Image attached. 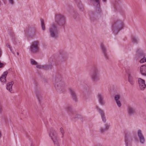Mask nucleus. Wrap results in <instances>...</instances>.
<instances>
[{"mask_svg": "<svg viewBox=\"0 0 146 146\" xmlns=\"http://www.w3.org/2000/svg\"><path fill=\"white\" fill-rule=\"evenodd\" d=\"M49 32L50 37L57 38L58 37L59 30L57 24L54 23L52 24L49 28Z\"/></svg>", "mask_w": 146, "mask_h": 146, "instance_id": "f257e3e1", "label": "nucleus"}, {"mask_svg": "<svg viewBox=\"0 0 146 146\" xmlns=\"http://www.w3.org/2000/svg\"><path fill=\"white\" fill-rule=\"evenodd\" d=\"M49 135L55 145L60 146L61 141L60 138L56 134L54 131H51L49 134Z\"/></svg>", "mask_w": 146, "mask_h": 146, "instance_id": "f03ea898", "label": "nucleus"}, {"mask_svg": "<svg viewBox=\"0 0 146 146\" xmlns=\"http://www.w3.org/2000/svg\"><path fill=\"white\" fill-rule=\"evenodd\" d=\"M124 27L123 22L118 20L115 22L113 24L112 29L114 34H116L120 30L122 29Z\"/></svg>", "mask_w": 146, "mask_h": 146, "instance_id": "7ed1b4c3", "label": "nucleus"}, {"mask_svg": "<svg viewBox=\"0 0 146 146\" xmlns=\"http://www.w3.org/2000/svg\"><path fill=\"white\" fill-rule=\"evenodd\" d=\"M39 42L38 40H34L31 43L29 49L30 51L32 53H35L39 50Z\"/></svg>", "mask_w": 146, "mask_h": 146, "instance_id": "20e7f679", "label": "nucleus"}, {"mask_svg": "<svg viewBox=\"0 0 146 146\" xmlns=\"http://www.w3.org/2000/svg\"><path fill=\"white\" fill-rule=\"evenodd\" d=\"M92 80L94 82L98 81L100 80V71L98 69L95 67L93 68V72L90 76Z\"/></svg>", "mask_w": 146, "mask_h": 146, "instance_id": "39448f33", "label": "nucleus"}, {"mask_svg": "<svg viewBox=\"0 0 146 146\" xmlns=\"http://www.w3.org/2000/svg\"><path fill=\"white\" fill-rule=\"evenodd\" d=\"M55 21L59 25L64 26L66 24V18L62 15L60 14H56L55 17Z\"/></svg>", "mask_w": 146, "mask_h": 146, "instance_id": "423d86ee", "label": "nucleus"}, {"mask_svg": "<svg viewBox=\"0 0 146 146\" xmlns=\"http://www.w3.org/2000/svg\"><path fill=\"white\" fill-rule=\"evenodd\" d=\"M55 87L57 91L62 93L65 92L66 89V85L64 82L60 81L55 84Z\"/></svg>", "mask_w": 146, "mask_h": 146, "instance_id": "0eeeda50", "label": "nucleus"}, {"mask_svg": "<svg viewBox=\"0 0 146 146\" xmlns=\"http://www.w3.org/2000/svg\"><path fill=\"white\" fill-rule=\"evenodd\" d=\"M137 133L138 139V140L137 138H135L134 139V141L136 142L138 140L141 144H144L145 143V139L142 130L140 129L137 130Z\"/></svg>", "mask_w": 146, "mask_h": 146, "instance_id": "6e6552de", "label": "nucleus"}, {"mask_svg": "<svg viewBox=\"0 0 146 146\" xmlns=\"http://www.w3.org/2000/svg\"><path fill=\"white\" fill-rule=\"evenodd\" d=\"M136 53L137 55H142L143 56V57L139 61V62L141 63L146 62V57L145 56V54L144 53L143 50L140 48H137L136 50Z\"/></svg>", "mask_w": 146, "mask_h": 146, "instance_id": "1a4fd4ad", "label": "nucleus"}, {"mask_svg": "<svg viewBox=\"0 0 146 146\" xmlns=\"http://www.w3.org/2000/svg\"><path fill=\"white\" fill-rule=\"evenodd\" d=\"M97 97L99 104L101 105H104L106 103V102L104 100V96L103 93L102 92L98 93Z\"/></svg>", "mask_w": 146, "mask_h": 146, "instance_id": "9d476101", "label": "nucleus"}, {"mask_svg": "<svg viewBox=\"0 0 146 146\" xmlns=\"http://www.w3.org/2000/svg\"><path fill=\"white\" fill-rule=\"evenodd\" d=\"M133 137L131 135H126L125 137L124 142L125 146H132Z\"/></svg>", "mask_w": 146, "mask_h": 146, "instance_id": "9b49d317", "label": "nucleus"}, {"mask_svg": "<svg viewBox=\"0 0 146 146\" xmlns=\"http://www.w3.org/2000/svg\"><path fill=\"white\" fill-rule=\"evenodd\" d=\"M138 83L139 88L141 90H143L146 87L145 81L143 79L141 78H138Z\"/></svg>", "mask_w": 146, "mask_h": 146, "instance_id": "f8f14e48", "label": "nucleus"}, {"mask_svg": "<svg viewBox=\"0 0 146 146\" xmlns=\"http://www.w3.org/2000/svg\"><path fill=\"white\" fill-rule=\"evenodd\" d=\"M97 111L101 115L102 120L104 123H106V121L105 113L104 111L98 106L96 107Z\"/></svg>", "mask_w": 146, "mask_h": 146, "instance_id": "ddd939ff", "label": "nucleus"}, {"mask_svg": "<svg viewBox=\"0 0 146 146\" xmlns=\"http://www.w3.org/2000/svg\"><path fill=\"white\" fill-rule=\"evenodd\" d=\"M100 46L102 52L106 60L108 59L109 58V56L107 53V50L104 45L103 43H101Z\"/></svg>", "mask_w": 146, "mask_h": 146, "instance_id": "4468645a", "label": "nucleus"}, {"mask_svg": "<svg viewBox=\"0 0 146 146\" xmlns=\"http://www.w3.org/2000/svg\"><path fill=\"white\" fill-rule=\"evenodd\" d=\"M128 82L130 84L133 85L134 84L135 82L132 72H130L128 74Z\"/></svg>", "mask_w": 146, "mask_h": 146, "instance_id": "2eb2a0df", "label": "nucleus"}, {"mask_svg": "<svg viewBox=\"0 0 146 146\" xmlns=\"http://www.w3.org/2000/svg\"><path fill=\"white\" fill-rule=\"evenodd\" d=\"M127 112L128 115L129 116L133 115L136 112L135 108L131 106H129L127 108Z\"/></svg>", "mask_w": 146, "mask_h": 146, "instance_id": "dca6fc26", "label": "nucleus"}, {"mask_svg": "<svg viewBox=\"0 0 146 146\" xmlns=\"http://www.w3.org/2000/svg\"><path fill=\"white\" fill-rule=\"evenodd\" d=\"M68 90L72 99L75 102H76L78 98L77 95L74 90L72 88H70L68 89Z\"/></svg>", "mask_w": 146, "mask_h": 146, "instance_id": "f3484780", "label": "nucleus"}, {"mask_svg": "<svg viewBox=\"0 0 146 146\" xmlns=\"http://www.w3.org/2000/svg\"><path fill=\"white\" fill-rule=\"evenodd\" d=\"M52 64L49 65H40L38 64L36 66V67L38 69H43L45 70L51 69L52 66Z\"/></svg>", "mask_w": 146, "mask_h": 146, "instance_id": "a211bd4d", "label": "nucleus"}, {"mask_svg": "<svg viewBox=\"0 0 146 146\" xmlns=\"http://www.w3.org/2000/svg\"><path fill=\"white\" fill-rule=\"evenodd\" d=\"M139 71L141 75L146 76V64L143 65L140 67Z\"/></svg>", "mask_w": 146, "mask_h": 146, "instance_id": "6ab92c4d", "label": "nucleus"}, {"mask_svg": "<svg viewBox=\"0 0 146 146\" xmlns=\"http://www.w3.org/2000/svg\"><path fill=\"white\" fill-rule=\"evenodd\" d=\"M14 84V82L11 81L7 84L6 87L7 90L11 93H12V86Z\"/></svg>", "mask_w": 146, "mask_h": 146, "instance_id": "aec40b11", "label": "nucleus"}, {"mask_svg": "<svg viewBox=\"0 0 146 146\" xmlns=\"http://www.w3.org/2000/svg\"><path fill=\"white\" fill-rule=\"evenodd\" d=\"M8 73L7 72L5 71L0 77V80L2 82L5 83L6 82V77Z\"/></svg>", "mask_w": 146, "mask_h": 146, "instance_id": "412c9836", "label": "nucleus"}, {"mask_svg": "<svg viewBox=\"0 0 146 146\" xmlns=\"http://www.w3.org/2000/svg\"><path fill=\"white\" fill-rule=\"evenodd\" d=\"M59 56L61 60L64 61L66 60L67 58V55L65 53L60 54Z\"/></svg>", "mask_w": 146, "mask_h": 146, "instance_id": "4be33fe9", "label": "nucleus"}, {"mask_svg": "<svg viewBox=\"0 0 146 146\" xmlns=\"http://www.w3.org/2000/svg\"><path fill=\"white\" fill-rule=\"evenodd\" d=\"M41 25L42 30L44 31L45 30V26L44 20L42 19H40Z\"/></svg>", "mask_w": 146, "mask_h": 146, "instance_id": "5701e85b", "label": "nucleus"}, {"mask_svg": "<svg viewBox=\"0 0 146 146\" xmlns=\"http://www.w3.org/2000/svg\"><path fill=\"white\" fill-rule=\"evenodd\" d=\"M60 131L62 134V137L63 138L65 134V131L64 128L62 127H60Z\"/></svg>", "mask_w": 146, "mask_h": 146, "instance_id": "b1692460", "label": "nucleus"}, {"mask_svg": "<svg viewBox=\"0 0 146 146\" xmlns=\"http://www.w3.org/2000/svg\"><path fill=\"white\" fill-rule=\"evenodd\" d=\"M138 41V39L136 37L133 36L132 38V42L134 43H137Z\"/></svg>", "mask_w": 146, "mask_h": 146, "instance_id": "393cba45", "label": "nucleus"}, {"mask_svg": "<svg viewBox=\"0 0 146 146\" xmlns=\"http://www.w3.org/2000/svg\"><path fill=\"white\" fill-rule=\"evenodd\" d=\"M120 98V95L119 94H117L115 95L114 96V99L115 101L119 100Z\"/></svg>", "mask_w": 146, "mask_h": 146, "instance_id": "a878e982", "label": "nucleus"}, {"mask_svg": "<svg viewBox=\"0 0 146 146\" xmlns=\"http://www.w3.org/2000/svg\"><path fill=\"white\" fill-rule=\"evenodd\" d=\"M30 61L31 64L33 65H35L36 66L38 64L37 63L34 59H31Z\"/></svg>", "mask_w": 146, "mask_h": 146, "instance_id": "bb28decb", "label": "nucleus"}, {"mask_svg": "<svg viewBox=\"0 0 146 146\" xmlns=\"http://www.w3.org/2000/svg\"><path fill=\"white\" fill-rule=\"evenodd\" d=\"M110 127V124L109 123H106L104 124V127L106 129L107 131L108 130Z\"/></svg>", "mask_w": 146, "mask_h": 146, "instance_id": "cd10ccee", "label": "nucleus"}, {"mask_svg": "<svg viewBox=\"0 0 146 146\" xmlns=\"http://www.w3.org/2000/svg\"><path fill=\"white\" fill-rule=\"evenodd\" d=\"M101 133H104L105 131H107L104 127H101L99 129Z\"/></svg>", "mask_w": 146, "mask_h": 146, "instance_id": "c85d7f7f", "label": "nucleus"}, {"mask_svg": "<svg viewBox=\"0 0 146 146\" xmlns=\"http://www.w3.org/2000/svg\"><path fill=\"white\" fill-rule=\"evenodd\" d=\"M115 102L117 106L119 108H121V107L122 104L120 100H119L118 101H116Z\"/></svg>", "mask_w": 146, "mask_h": 146, "instance_id": "c756f323", "label": "nucleus"}, {"mask_svg": "<svg viewBox=\"0 0 146 146\" xmlns=\"http://www.w3.org/2000/svg\"><path fill=\"white\" fill-rule=\"evenodd\" d=\"M9 3L11 5H13L14 3V0H8Z\"/></svg>", "mask_w": 146, "mask_h": 146, "instance_id": "7c9ffc66", "label": "nucleus"}, {"mask_svg": "<svg viewBox=\"0 0 146 146\" xmlns=\"http://www.w3.org/2000/svg\"><path fill=\"white\" fill-rule=\"evenodd\" d=\"M6 46L7 47L9 48H10L11 51L12 50H11V48L10 47V45L9 44H8V43L6 45Z\"/></svg>", "mask_w": 146, "mask_h": 146, "instance_id": "2f4dec72", "label": "nucleus"}, {"mask_svg": "<svg viewBox=\"0 0 146 146\" xmlns=\"http://www.w3.org/2000/svg\"><path fill=\"white\" fill-rule=\"evenodd\" d=\"M4 64L3 63H1L0 62V68H1L3 66Z\"/></svg>", "mask_w": 146, "mask_h": 146, "instance_id": "473e14b6", "label": "nucleus"}, {"mask_svg": "<svg viewBox=\"0 0 146 146\" xmlns=\"http://www.w3.org/2000/svg\"><path fill=\"white\" fill-rule=\"evenodd\" d=\"M2 50H1V48H0V57L1 56V55H2Z\"/></svg>", "mask_w": 146, "mask_h": 146, "instance_id": "72a5a7b5", "label": "nucleus"}, {"mask_svg": "<svg viewBox=\"0 0 146 146\" xmlns=\"http://www.w3.org/2000/svg\"><path fill=\"white\" fill-rule=\"evenodd\" d=\"M71 108L70 107H68L67 108V109L68 110H70V109H71Z\"/></svg>", "mask_w": 146, "mask_h": 146, "instance_id": "f704fd0d", "label": "nucleus"}, {"mask_svg": "<svg viewBox=\"0 0 146 146\" xmlns=\"http://www.w3.org/2000/svg\"><path fill=\"white\" fill-rule=\"evenodd\" d=\"M102 1L104 3H106L107 1V0H102Z\"/></svg>", "mask_w": 146, "mask_h": 146, "instance_id": "c9c22d12", "label": "nucleus"}, {"mask_svg": "<svg viewBox=\"0 0 146 146\" xmlns=\"http://www.w3.org/2000/svg\"><path fill=\"white\" fill-rule=\"evenodd\" d=\"M17 55H19V53L18 52L17 53Z\"/></svg>", "mask_w": 146, "mask_h": 146, "instance_id": "e433bc0d", "label": "nucleus"}]
</instances>
